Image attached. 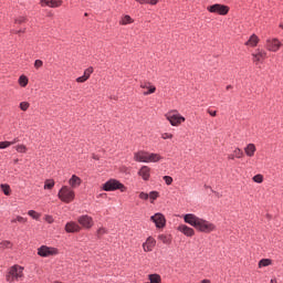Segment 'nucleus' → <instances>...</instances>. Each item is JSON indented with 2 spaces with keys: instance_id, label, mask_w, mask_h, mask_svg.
<instances>
[{
  "instance_id": "1",
  "label": "nucleus",
  "mask_w": 283,
  "mask_h": 283,
  "mask_svg": "<svg viewBox=\"0 0 283 283\" xmlns=\"http://www.w3.org/2000/svg\"><path fill=\"white\" fill-rule=\"evenodd\" d=\"M184 222L190 224V227H193L195 229H197V231H200L201 233H211V231H216V224L200 217H197L193 213L185 214Z\"/></svg>"
},
{
  "instance_id": "2",
  "label": "nucleus",
  "mask_w": 283,
  "mask_h": 283,
  "mask_svg": "<svg viewBox=\"0 0 283 283\" xmlns=\"http://www.w3.org/2000/svg\"><path fill=\"white\" fill-rule=\"evenodd\" d=\"M23 279V266L21 265H13L9 269V272L6 276L7 282H19Z\"/></svg>"
},
{
  "instance_id": "3",
  "label": "nucleus",
  "mask_w": 283,
  "mask_h": 283,
  "mask_svg": "<svg viewBox=\"0 0 283 283\" xmlns=\"http://www.w3.org/2000/svg\"><path fill=\"white\" fill-rule=\"evenodd\" d=\"M57 197L62 202H65L66 205H70V202H74V198H76V195L72 188L67 186H63L59 193Z\"/></svg>"
},
{
  "instance_id": "4",
  "label": "nucleus",
  "mask_w": 283,
  "mask_h": 283,
  "mask_svg": "<svg viewBox=\"0 0 283 283\" xmlns=\"http://www.w3.org/2000/svg\"><path fill=\"white\" fill-rule=\"evenodd\" d=\"M102 189L104 191H116V190H119L122 192L127 191V187H125V185L120 184V181H118L116 179H109L108 181H106L102 186Z\"/></svg>"
},
{
  "instance_id": "5",
  "label": "nucleus",
  "mask_w": 283,
  "mask_h": 283,
  "mask_svg": "<svg viewBox=\"0 0 283 283\" xmlns=\"http://www.w3.org/2000/svg\"><path fill=\"white\" fill-rule=\"evenodd\" d=\"M167 120L172 125V127H179L185 123V117L178 113V111H171L166 114Z\"/></svg>"
},
{
  "instance_id": "6",
  "label": "nucleus",
  "mask_w": 283,
  "mask_h": 283,
  "mask_svg": "<svg viewBox=\"0 0 283 283\" xmlns=\"http://www.w3.org/2000/svg\"><path fill=\"white\" fill-rule=\"evenodd\" d=\"M38 255H40V258H52V255H59V250L56 248L42 245L38 249Z\"/></svg>"
},
{
  "instance_id": "7",
  "label": "nucleus",
  "mask_w": 283,
  "mask_h": 283,
  "mask_svg": "<svg viewBox=\"0 0 283 283\" xmlns=\"http://www.w3.org/2000/svg\"><path fill=\"white\" fill-rule=\"evenodd\" d=\"M151 222L155 223L157 229H165L167 224V219L165 218V214L157 212L154 216L150 217Z\"/></svg>"
},
{
  "instance_id": "8",
  "label": "nucleus",
  "mask_w": 283,
  "mask_h": 283,
  "mask_svg": "<svg viewBox=\"0 0 283 283\" xmlns=\"http://www.w3.org/2000/svg\"><path fill=\"white\" fill-rule=\"evenodd\" d=\"M208 12H212L214 14H229V7L224 6V4H212L210 7L207 8Z\"/></svg>"
},
{
  "instance_id": "9",
  "label": "nucleus",
  "mask_w": 283,
  "mask_h": 283,
  "mask_svg": "<svg viewBox=\"0 0 283 283\" xmlns=\"http://www.w3.org/2000/svg\"><path fill=\"white\" fill-rule=\"evenodd\" d=\"M77 222L83 229H92V227H94V219L87 214L78 217Z\"/></svg>"
},
{
  "instance_id": "10",
  "label": "nucleus",
  "mask_w": 283,
  "mask_h": 283,
  "mask_svg": "<svg viewBox=\"0 0 283 283\" xmlns=\"http://www.w3.org/2000/svg\"><path fill=\"white\" fill-rule=\"evenodd\" d=\"M265 48L266 50H269V52H277L280 50V48H282V42H280V40L277 39H268L266 43H265Z\"/></svg>"
},
{
  "instance_id": "11",
  "label": "nucleus",
  "mask_w": 283,
  "mask_h": 283,
  "mask_svg": "<svg viewBox=\"0 0 283 283\" xmlns=\"http://www.w3.org/2000/svg\"><path fill=\"white\" fill-rule=\"evenodd\" d=\"M266 59V51L262 49H256L254 53H252V61L255 63V65H259Z\"/></svg>"
},
{
  "instance_id": "12",
  "label": "nucleus",
  "mask_w": 283,
  "mask_h": 283,
  "mask_svg": "<svg viewBox=\"0 0 283 283\" xmlns=\"http://www.w3.org/2000/svg\"><path fill=\"white\" fill-rule=\"evenodd\" d=\"M177 231H180V233H184V235H187V238H193V235H196L193 228H189L187 224H180L177 228Z\"/></svg>"
},
{
  "instance_id": "13",
  "label": "nucleus",
  "mask_w": 283,
  "mask_h": 283,
  "mask_svg": "<svg viewBox=\"0 0 283 283\" xmlns=\"http://www.w3.org/2000/svg\"><path fill=\"white\" fill-rule=\"evenodd\" d=\"M155 247H156V239H154L153 237H148L146 242L143 243V249H144L145 253H149V252L154 251Z\"/></svg>"
},
{
  "instance_id": "14",
  "label": "nucleus",
  "mask_w": 283,
  "mask_h": 283,
  "mask_svg": "<svg viewBox=\"0 0 283 283\" xmlns=\"http://www.w3.org/2000/svg\"><path fill=\"white\" fill-rule=\"evenodd\" d=\"M81 226L74 221H70L65 224V231L66 233H78L81 231Z\"/></svg>"
},
{
  "instance_id": "15",
  "label": "nucleus",
  "mask_w": 283,
  "mask_h": 283,
  "mask_svg": "<svg viewBox=\"0 0 283 283\" xmlns=\"http://www.w3.org/2000/svg\"><path fill=\"white\" fill-rule=\"evenodd\" d=\"M140 87L142 90H148L144 92V96H149V94L156 93V86H154L150 82H142Z\"/></svg>"
},
{
  "instance_id": "16",
  "label": "nucleus",
  "mask_w": 283,
  "mask_h": 283,
  "mask_svg": "<svg viewBox=\"0 0 283 283\" xmlns=\"http://www.w3.org/2000/svg\"><path fill=\"white\" fill-rule=\"evenodd\" d=\"M138 176L145 181L149 180V178H151V168L147 166L142 167L138 171Z\"/></svg>"
},
{
  "instance_id": "17",
  "label": "nucleus",
  "mask_w": 283,
  "mask_h": 283,
  "mask_svg": "<svg viewBox=\"0 0 283 283\" xmlns=\"http://www.w3.org/2000/svg\"><path fill=\"white\" fill-rule=\"evenodd\" d=\"M82 182H83V180H81V178L76 175H73L71 177V179L69 180V185H70V187H72V189H76V187H81Z\"/></svg>"
},
{
  "instance_id": "18",
  "label": "nucleus",
  "mask_w": 283,
  "mask_h": 283,
  "mask_svg": "<svg viewBox=\"0 0 283 283\" xmlns=\"http://www.w3.org/2000/svg\"><path fill=\"white\" fill-rule=\"evenodd\" d=\"M134 160L136 163H147V153L146 151H138L134 154Z\"/></svg>"
},
{
  "instance_id": "19",
  "label": "nucleus",
  "mask_w": 283,
  "mask_h": 283,
  "mask_svg": "<svg viewBox=\"0 0 283 283\" xmlns=\"http://www.w3.org/2000/svg\"><path fill=\"white\" fill-rule=\"evenodd\" d=\"M163 160V157L158 154L147 153L146 163H158Z\"/></svg>"
},
{
  "instance_id": "20",
  "label": "nucleus",
  "mask_w": 283,
  "mask_h": 283,
  "mask_svg": "<svg viewBox=\"0 0 283 283\" xmlns=\"http://www.w3.org/2000/svg\"><path fill=\"white\" fill-rule=\"evenodd\" d=\"M245 155L249 156V158H253L255 156V145L254 144H248L247 147L244 148Z\"/></svg>"
},
{
  "instance_id": "21",
  "label": "nucleus",
  "mask_w": 283,
  "mask_h": 283,
  "mask_svg": "<svg viewBox=\"0 0 283 283\" xmlns=\"http://www.w3.org/2000/svg\"><path fill=\"white\" fill-rule=\"evenodd\" d=\"M258 43H260V39L258 38V35L252 34L250 39L245 42V45H250V48H255Z\"/></svg>"
},
{
  "instance_id": "22",
  "label": "nucleus",
  "mask_w": 283,
  "mask_h": 283,
  "mask_svg": "<svg viewBox=\"0 0 283 283\" xmlns=\"http://www.w3.org/2000/svg\"><path fill=\"white\" fill-rule=\"evenodd\" d=\"M158 240L163 242V244H171V235L170 234H159Z\"/></svg>"
},
{
  "instance_id": "23",
  "label": "nucleus",
  "mask_w": 283,
  "mask_h": 283,
  "mask_svg": "<svg viewBox=\"0 0 283 283\" xmlns=\"http://www.w3.org/2000/svg\"><path fill=\"white\" fill-rule=\"evenodd\" d=\"M148 198L150 200V203L154 205V201L158 200V198H160V192L159 191H150L148 193Z\"/></svg>"
},
{
  "instance_id": "24",
  "label": "nucleus",
  "mask_w": 283,
  "mask_h": 283,
  "mask_svg": "<svg viewBox=\"0 0 283 283\" xmlns=\"http://www.w3.org/2000/svg\"><path fill=\"white\" fill-rule=\"evenodd\" d=\"M63 0H49V8H61Z\"/></svg>"
},
{
  "instance_id": "25",
  "label": "nucleus",
  "mask_w": 283,
  "mask_h": 283,
  "mask_svg": "<svg viewBox=\"0 0 283 283\" xmlns=\"http://www.w3.org/2000/svg\"><path fill=\"white\" fill-rule=\"evenodd\" d=\"M19 139H14L13 142H0V149H8V147L14 145V143H18Z\"/></svg>"
},
{
  "instance_id": "26",
  "label": "nucleus",
  "mask_w": 283,
  "mask_h": 283,
  "mask_svg": "<svg viewBox=\"0 0 283 283\" xmlns=\"http://www.w3.org/2000/svg\"><path fill=\"white\" fill-rule=\"evenodd\" d=\"M129 23H134V20L129 15H124L120 20V25H129Z\"/></svg>"
},
{
  "instance_id": "27",
  "label": "nucleus",
  "mask_w": 283,
  "mask_h": 283,
  "mask_svg": "<svg viewBox=\"0 0 283 283\" xmlns=\"http://www.w3.org/2000/svg\"><path fill=\"white\" fill-rule=\"evenodd\" d=\"M92 74H94V67L90 66L88 69H86V70L84 71L83 76H84V78H85L86 81H88V78L92 76Z\"/></svg>"
},
{
  "instance_id": "28",
  "label": "nucleus",
  "mask_w": 283,
  "mask_h": 283,
  "mask_svg": "<svg viewBox=\"0 0 283 283\" xmlns=\"http://www.w3.org/2000/svg\"><path fill=\"white\" fill-rule=\"evenodd\" d=\"M28 82H29L28 76L21 75V76L19 77V85H20L21 87H27V86H28Z\"/></svg>"
},
{
  "instance_id": "29",
  "label": "nucleus",
  "mask_w": 283,
  "mask_h": 283,
  "mask_svg": "<svg viewBox=\"0 0 283 283\" xmlns=\"http://www.w3.org/2000/svg\"><path fill=\"white\" fill-rule=\"evenodd\" d=\"M271 264H272L271 259H262L259 262V269H262L263 266H271Z\"/></svg>"
},
{
  "instance_id": "30",
  "label": "nucleus",
  "mask_w": 283,
  "mask_h": 283,
  "mask_svg": "<svg viewBox=\"0 0 283 283\" xmlns=\"http://www.w3.org/2000/svg\"><path fill=\"white\" fill-rule=\"evenodd\" d=\"M253 182H258V185H262V182H264V176H262L261 174L255 175L252 178Z\"/></svg>"
},
{
  "instance_id": "31",
  "label": "nucleus",
  "mask_w": 283,
  "mask_h": 283,
  "mask_svg": "<svg viewBox=\"0 0 283 283\" xmlns=\"http://www.w3.org/2000/svg\"><path fill=\"white\" fill-rule=\"evenodd\" d=\"M148 277L150 283H160V275L158 274H150Z\"/></svg>"
},
{
  "instance_id": "32",
  "label": "nucleus",
  "mask_w": 283,
  "mask_h": 283,
  "mask_svg": "<svg viewBox=\"0 0 283 283\" xmlns=\"http://www.w3.org/2000/svg\"><path fill=\"white\" fill-rule=\"evenodd\" d=\"M28 216H30V218H33V220H39V218H41V214H39V212L34 210H29Z\"/></svg>"
},
{
  "instance_id": "33",
  "label": "nucleus",
  "mask_w": 283,
  "mask_h": 283,
  "mask_svg": "<svg viewBox=\"0 0 283 283\" xmlns=\"http://www.w3.org/2000/svg\"><path fill=\"white\" fill-rule=\"evenodd\" d=\"M11 222H12V224H14L17 222H21L22 224H25V222H28V219H25L21 216H18L15 219H12Z\"/></svg>"
},
{
  "instance_id": "34",
  "label": "nucleus",
  "mask_w": 283,
  "mask_h": 283,
  "mask_svg": "<svg viewBox=\"0 0 283 283\" xmlns=\"http://www.w3.org/2000/svg\"><path fill=\"white\" fill-rule=\"evenodd\" d=\"M15 151H18L19 154H25L28 151V148L25 147V145H18L15 146Z\"/></svg>"
},
{
  "instance_id": "35",
  "label": "nucleus",
  "mask_w": 283,
  "mask_h": 283,
  "mask_svg": "<svg viewBox=\"0 0 283 283\" xmlns=\"http://www.w3.org/2000/svg\"><path fill=\"white\" fill-rule=\"evenodd\" d=\"M20 109H21L22 112H28V109H30V103H28V102H21V103H20Z\"/></svg>"
},
{
  "instance_id": "36",
  "label": "nucleus",
  "mask_w": 283,
  "mask_h": 283,
  "mask_svg": "<svg viewBox=\"0 0 283 283\" xmlns=\"http://www.w3.org/2000/svg\"><path fill=\"white\" fill-rule=\"evenodd\" d=\"M233 154H234L235 158H243L244 157V153L240 148H235Z\"/></svg>"
},
{
  "instance_id": "37",
  "label": "nucleus",
  "mask_w": 283,
  "mask_h": 283,
  "mask_svg": "<svg viewBox=\"0 0 283 283\" xmlns=\"http://www.w3.org/2000/svg\"><path fill=\"white\" fill-rule=\"evenodd\" d=\"M54 188V180L48 179L44 184V189H53Z\"/></svg>"
},
{
  "instance_id": "38",
  "label": "nucleus",
  "mask_w": 283,
  "mask_h": 283,
  "mask_svg": "<svg viewBox=\"0 0 283 283\" xmlns=\"http://www.w3.org/2000/svg\"><path fill=\"white\" fill-rule=\"evenodd\" d=\"M1 190L3 191L4 196H10V186L9 185L2 184Z\"/></svg>"
},
{
  "instance_id": "39",
  "label": "nucleus",
  "mask_w": 283,
  "mask_h": 283,
  "mask_svg": "<svg viewBox=\"0 0 283 283\" xmlns=\"http://www.w3.org/2000/svg\"><path fill=\"white\" fill-rule=\"evenodd\" d=\"M1 249H12V242L10 241H2L0 243Z\"/></svg>"
},
{
  "instance_id": "40",
  "label": "nucleus",
  "mask_w": 283,
  "mask_h": 283,
  "mask_svg": "<svg viewBox=\"0 0 283 283\" xmlns=\"http://www.w3.org/2000/svg\"><path fill=\"white\" fill-rule=\"evenodd\" d=\"M161 138L164 140H171V138H174V134H171V133H163L161 134Z\"/></svg>"
},
{
  "instance_id": "41",
  "label": "nucleus",
  "mask_w": 283,
  "mask_h": 283,
  "mask_svg": "<svg viewBox=\"0 0 283 283\" xmlns=\"http://www.w3.org/2000/svg\"><path fill=\"white\" fill-rule=\"evenodd\" d=\"M27 19L25 17H19L14 20V23H18L19 25H21V23H25Z\"/></svg>"
},
{
  "instance_id": "42",
  "label": "nucleus",
  "mask_w": 283,
  "mask_h": 283,
  "mask_svg": "<svg viewBox=\"0 0 283 283\" xmlns=\"http://www.w3.org/2000/svg\"><path fill=\"white\" fill-rule=\"evenodd\" d=\"M34 67H35V70H40V67H43V61L35 60Z\"/></svg>"
},
{
  "instance_id": "43",
  "label": "nucleus",
  "mask_w": 283,
  "mask_h": 283,
  "mask_svg": "<svg viewBox=\"0 0 283 283\" xmlns=\"http://www.w3.org/2000/svg\"><path fill=\"white\" fill-rule=\"evenodd\" d=\"M140 200H149V193L147 192H139Z\"/></svg>"
},
{
  "instance_id": "44",
  "label": "nucleus",
  "mask_w": 283,
  "mask_h": 283,
  "mask_svg": "<svg viewBox=\"0 0 283 283\" xmlns=\"http://www.w3.org/2000/svg\"><path fill=\"white\" fill-rule=\"evenodd\" d=\"M164 180L168 186L174 182V178H171L170 176H164Z\"/></svg>"
},
{
  "instance_id": "45",
  "label": "nucleus",
  "mask_w": 283,
  "mask_h": 283,
  "mask_svg": "<svg viewBox=\"0 0 283 283\" xmlns=\"http://www.w3.org/2000/svg\"><path fill=\"white\" fill-rule=\"evenodd\" d=\"M105 233H107V229L105 228H99L97 230V235L101 238V235H105Z\"/></svg>"
},
{
  "instance_id": "46",
  "label": "nucleus",
  "mask_w": 283,
  "mask_h": 283,
  "mask_svg": "<svg viewBox=\"0 0 283 283\" xmlns=\"http://www.w3.org/2000/svg\"><path fill=\"white\" fill-rule=\"evenodd\" d=\"M45 222H48L49 224H52L54 222V218H52V216H45L44 218Z\"/></svg>"
},
{
  "instance_id": "47",
  "label": "nucleus",
  "mask_w": 283,
  "mask_h": 283,
  "mask_svg": "<svg viewBox=\"0 0 283 283\" xmlns=\"http://www.w3.org/2000/svg\"><path fill=\"white\" fill-rule=\"evenodd\" d=\"M40 6H42V8H45V6L50 8V0H41Z\"/></svg>"
},
{
  "instance_id": "48",
  "label": "nucleus",
  "mask_w": 283,
  "mask_h": 283,
  "mask_svg": "<svg viewBox=\"0 0 283 283\" xmlns=\"http://www.w3.org/2000/svg\"><path fill=\"white\" fill-rule=\"evenodd\" d=\"M87 80L82 75L76 78V83H85Z\"/></svg>"
},
{
  "instance_id": "49",
  "label": "nucleus",
  "mask_w": 283,
  "mask_h": 283,
  "mask_svg": "<svg viewBox=\"0 0 283 283\" xmlns=\"http://www.w3.org/2000/svg\"><path fill=\"white\" fill-rule=\"evenodd\" d=\"M207 112H208L211 116H213V117H216V116L218 115V112L212 111L211 108H208Z\"/></svg>"
},
{
  "instance_id": "50",
  "label": "nucleus",
  "mask_w": 283,
  "mask_h": 283,
  "mask_svg": "<svg viewBox=\"0 0 283 283\" xmlns=\"http://www.w3.org/2000/svg\"><path fill=\"white\" fill-rule=\"evenodd\" d=\"M137 3H140L142 6H145V3H149V0H136Z\"/></svg>"
},
{
  "instance_id": "51",
  "label": "nucleus",
  "mask_w": 283,
  "mask_h": 283,
  "mask_svg": "<svg viewBox=\"0 0 283 283\" xmlns=\"http://www.w3.org/2000/svg\"><path fill=\"white\" fill-rule=\"evenodd\" d=\"M228 158H229V160H235L237 157H235L234 153H232L228 156Z\"/></svg>"
},
{
  "instance_id": "52",
  "label": "nucleus",
  "mask_w": 283,
  "mask_h": 283,
  "mask_svg": "<svg viewBox=\"0 0 283 283\" xmlns=\"http://www.w3.org/2000/svg\"><path fill=\"white\" fill-rule=\"evenodd\" d=\"M148 3L150 6H156V3H158V0H148Z\"/></svg>"
},
{
  "instance_id": "53",
  "label": "nucleus",
  "mask_w": 283,
  "mask_h": 283,
  "mask_svg": "<svg viewBox=\"0 0 283 283\" xmlns=\"http://www.w3.org/2000/svg\"><path fill=\"white\" fill-rule=\"evenodd\" d=\"M21 32H25V30L13 31L14 34H21Z\"/></svg>"
},
{
  "instance_id": "54",
  "label": "nucleus",
  "mask_w": 283,
  "mask_h": 283,
  "mask_svg": "<svg viewBox=\"0 0 283 283\" xmlns=\"http://www.w3.org/2000/svg\"><path fill=\"white\" fill-rule=\"evenodd\" d=\"M200 283H211V281L208 280V279H205V280H202Z\"/></svg>"
},
{
  "instance_id": "55",
  "label": "nucleus",
  "mask_w": 283,
  "mask_h": 283,
  "mask_svg": "<svg viewBox=\"0 0 283 283\" xmlns=\"http://www.w3.org/2000/svg\"><path fill=\"white\" fill-rule=\"evenodd\" d=\"M233 88V86H231V85H228L227 87H226V90H232Z\"/></svg>"
},
{
  "instance_id": "56",
  "label": "nucleus",
  "mask_w": 283,
  "mask_h": 283,
  "mask_svg": "<svg viewBox=\"0 0 283 283\" xmlns=\"http://www.w3.org/2000/svg\"><path fill=\"white\" fill-rule=\"evenodd\" d=\"M271 283H277V280L272 279V280H271Z\"/></svg>"
},
{
  "instance_id": "57",
  "label": "nucleus",
  "mask_w": 283,
  "mask_h": 283,
  "mask_svg": "<svg viewBox=\"0 0 283 283\" xmlns=\"http://www.w3.org/2000/svg\"><path fill=\"white\" fill-rule=\"evenodd\" d=\"M94 160H98V157L96 155L93 156Z\"/></svg>"
},
{
  "instance_id": "58",
  "label": "nucleus",
  "mask_w": 283,
  "mask_h": 283,
  "mask_svg": "<svg viewBox=\"0 0 283 283\" xmlns=\"http://www.w3.org/2000/svg\"><path fill=\"white\" fill-rule=\"evenodd\" d=\"M280 28H282V30H283V23L280 24Z\"/></svg>"
},
{
  "instance_id": "59",
  "label": "nucleus",
  "mask_w": 283,
  "mask_h": 283,
  "mask_svg": "<svg viewBox=\"0 0 283 283\" xmlns=\"http://www.w3.org/2000/svg\"><path fill=\"white\" fill-rule=\"evenodd\" d=\"M14 163H15V164L19 163V159H15Z\"/></svg>"
}]
</instances>
